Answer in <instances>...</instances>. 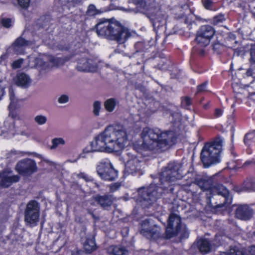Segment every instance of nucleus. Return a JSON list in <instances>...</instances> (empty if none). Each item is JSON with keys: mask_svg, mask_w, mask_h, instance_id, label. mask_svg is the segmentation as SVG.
Returning a JSON list of instances; mask_svg holds the SVG:
<instances>
[{"mask_svg": "<svg viewBox=\"0 0 255 255\" xmlns=\"http://www.w3.org/2000/svg\"><path fill=\"white\" fill-rule=\"evenodd\" d=\"M130 130L122 125L108 126L91 143V150L87 152H117L123 149L128 142Z\"/></svg>", "mask_w": 255, "mask_h": 255, "instance_id": "1", "label": "nucleus"}, {"mask_svg": "<svg viewBox=\"0 0 255 255\" xmlns=\"http://www.w3.org/2000/svg\"><path fill=\"white\" fill-rule=\"evenodd\" d=\"M141 148L154 152H161L175 144L176 136L172 131H161L159 129L145 128L141 133Z\"/></svg>", "mask_w": 255, "mask_h": 255, "instance_id": "2", "label": "nucleus"}, {"mask_svg": "<svg viewBox=\"0 0 255 255\" xmlns=\"http://www.w3.org/2000/svg\"><path fill=\"white\" fill-rule=\"evenodd\" d=\"M96 27L98 35L115 40L119 43H124L129 36L127 29L111 23L106 19H99Z\"/></svg>", "mask_w": 255, "mask_h": 255, "instance_id": "3", "label": "nucleus"}, {"mask_svg": "<svg viewBox=\"0 0 255 255\" xmlns=\"http://www.w3.org/2000/svg\"><path fill=\"white\" fill-rule=\"evenodd\" d=\"M62 63L61 59L51 55L32 54L28 57V67L37 69L41 75L49 71L52 67L59 66Z\"/></svg>", "mask_w": 255, "mask_h": 255, "instance_id": "4", "label": "nucleus"}, {"mask_svg": "<svg viewBox=\"0 0 255 255\" xmlns=\"http://www.w3.org/2000/svg\"><path fill=\"white\" fill-rule=\"evenodd\" d=\"M222 143L223 139L218 138L212 143H206L204 146L200 154V158L205 167H208L219 162Z\"/></svg>", "mask_w": 255, "mask_h": 255, "instance_id": "5", "label": "nucleus"}, {"mask_svg": "<svg viewBox=\"0 0 255 255\" xmlns=\"http://www.w3.org/2000/svg\"><path fill=\"white\" fill-rule=\"evenodd\" d=\"M163 188L166 187H158L156 184H151L147 187L138 189V193L142 208H149L160 198L163 192Z\"/></svg>", "mask_w": 255, "mask_h": 255, "instance_id": "6", "label": "nucleus"}, {"mask_svg": "<svg viewBox=\"0 0 255 255\" xmlns=\"http://www.w3.org/2000/svg\"><path fill=\"white\" fill-rule=\"evenodd\" d=\"M195 183L203 191H208L210 195L215 192L222 195L221 198L224 200V203L229 200L227 198L228 190L222 184L213 185V180L211 178L198 179L195 180Z\"/></svg>", "mask_w": 255, "mask_h": 255, "instance_id": "7", "label": "nucleus"}, {"mask_svg": "<svg viewBox=\"0 0 255 255\" xmlns=\"http://www.w3.org/2000/svg\"><path fill=\"white\" fill-rule=\"evenodd\" d=\"M181 168V165L179 163L175 161L170 162L160 174V180L161 183H169L180 179L183 174Z\"/></svg>", "mask_w": 255, "mask_h": 255, "instance_id": "8", "label": "nucleus"}, {"mask_svg": "<svg viewBox=\"0 0 255 255\" xmlns=\"http://www.w3.org/2000/svg\"><path fill=\"white\" fill-rule=\"evenodd\" d=\"M40 204L35 200H31L24 210V221L26 224L36 225L39 221Z\"/></svg>", "mask_w": 255, "mask_h": 255, "instance_id": "9", "label": "nucleus"}, {"mask_svg": "<svg viewBox=\"0 0 255 255\" xmlns=\"http://www.w3.org/2000/svg\"><path fill=\"white\" fill-rule=\"evenodd\" d=\"M97 172L99 176L105 180H114L117 176V172L108 159L101 161L97 166Z\"/></svg>", "mask_w": 255, "mask_h": 255, "instance_id": "10", "label": "nucleus"}, {"mask_svg": "<svg viewBox=\"0 0 255 255\" xmlns=\"http://www.w3.org/2000/svg\"><path fill=\"white\" fill-rule=\"evenodd\" d=\"M15 169L20 175L30 176L36 172L37 167L34 160L26 158L19 161L16 165Z\"/></svg>", "mask_w": 255, "mask_h": 255, "instance_id": "11", "label": "nucleus"}, {"mask_svg": "<svg viewBox=\"0 0 255 255\" xmlns=\"http://www.w3.org/2000/svg\"><path fill=\"white\" fill-rule=\"evenodd\" d=\"M140 225V233L147 239L155 240L161 236L160 229L158 226H150V219L143 220Z\"/></svg>", "mask_w": 255, "mask_h": 255, "instance_id": "12", "label": "nucleus"}, {"mask_svg": "<svg viewBox=\"0 0 255 255\" xmlns=\"http://www.w3.org/2000/svg\"><path fill=\"white\" fill-rule=\"evenodd\" d=\"M76 69L79 71L96 72L98 69V61L81 56L77 59Z\"/></svg>", "mask_w": 255, "mask_h": 255, "instance_id": "13", "label": "nucleus"}, {"mask_svg": "<svg viewBox=\"0 0 255 255\" xmlns=\"http://www.w3.org/2000/svg\"><path fill=\"white\" fill-rule=\"evenodd\" d=\"M181 218L177 214L171 213L168 217L166 230V238L170 239L178 234L180 228Z\"/></svg>", "mask_w": 255, "mask_h": 255, "instance_id": "14", "label": "nucleus"}, {"mask_svg": "<svg viewBox=\"0 0 255 255\" xmlns=\"http://www.w3.org/2000/svg\"><path fill=\"white\" fill-rule=\"evenodd\" d=\"M214 34L215 30L211 26L203 25L197 32L196 41L201 46H206L209 44Z\"/></svg>", "mask_w": 255, "mask_h": 255, "instance_id": "15", "label": "nucleus"}, {"mask_svg": "<svg viewBox=\"0 0 255 255\" xmlns=\"http://www.w3.org/2000/svg\"><path fill=\"white\" fill-rule=\"evenodd\" d=\"M11 171H4L0 173V186L8 187L13 183L17 182L19 180L18 175H12Z\"/></svg>", "mask_w": 255, "mask_h": 255, "instance_id": "16", "label": "nucleus"}, {"mask_svg": "<svg viewBox=\"0 0 255 255\" xmlns=\"http://www.w3.org/2000/svg\"><path fill=\"white\" fill-rule=\"evenodd\" d=\"M140 161L136 157L128 160L125 164V175H133L136 173H140L141 170Z\"/></svg>", "mask_w": 255, "mask_h": 255, "instance_id": "17", "label": "nucleus"}, {"mask_svg": "<svg viewBox=\"0 0 255 255\" xmlns=\"http://www.w3.org/2000/svg\"><path fill=\"white\" fill-rule=\"evenodd\" d=\"M218 193H212L208 198L210 199V202L212 206L216 208H221L226 205L230 204L231 203L232 198L230 197L229 192L228 191L227 198L229 200L224 203V200L221 198L222 195H219Z\"/></svg>", "mask_w": 255, "mask_h": 255, "instance_id": "18", "label": "nucleus"}, {"mask_svg": "<svg viewBox=\"0 0 255 255\" xmlns=\"http://www.w3.org/2000/svg\"><path fill=\"white\" fill-rule=\"evenodd\" d=\"M253 211L247 205L238 206L235 211V216L241 220H248L253 215Z\"/></svg>", "mask_w": 255, "mask_h": 255, "instance_id": "19", "label": "nucleus"}, {"mask_svg": "<svg viewBox=\"0 0 255 255\" xmlns=\"http://www.w3.org/2000/svg\"><path fill=\"white\" fill-rule=\"evenodd\" d=\"M93 199L101 207L104 209L110 207L114 202L113 196L108 194L104 195H96L93 197Z\"/></svg>", "mask_w": 255, "mask_h": 255, "instance_id": "20", "label": "nucleus"}, {"mask_svg": "<svg viewBox=\"0 0 255 255\" xmlns=\"http://www.w3.org/2000/svg\"><path fill=\"white\" fill-rule=\"evenodd\" d=\"M196 244L198 249L202 254H208L212 251V245L207 239H200L197 241Z\"/></svg>", "mask_w": 255, "mask_h": 255, "instance_id": "21", "label": "nucleus"}, {"mask_svg": "<svg viewBox=\"0 0 255 255\" xmlns=\"http://www.w3.org/2000/svg\"><path fill=\"white\" fill-rule=\"evenodd\" d=\"M14 81L16 85L22 87H28L31 83L29 75L23 73L18 74L14 79Z\"/></svg>", "mask_w": 255, "mask_h": 255, "instance_id": "22", "label": "nucleus"}, {"mask_svg": "<svg viewBox=\"0 0 255 255\" xmlns=\"http://www.w3.org/2000/svg\"><path fill=\"white\" fill-rule=\"evenodd\" d=\"M5 134L11 136H13L16 134L14 121L12 122H10L8 120L4 121L3 129H2L1 133L0 134H3L5 136Z\"/></svg>", "mask_w": 255, "mask_h": 255, "instance_id": "23", "label": "nucleus"}, {"mask_svg": "<svg viewBox=\"0 0 255 255\" xmlns=\"http://www.w3.org/2000/svg\"><path fill=\"white\" fill-rule=\"evenodd\" d=\"M97 248L96 245L94 238L91 236L87 238L84 244V249L86 253L91 254L95 251Z\"/></svg>", "mask_w": 255, "mask_h": 255, "instance_id": "24", "label": "nucleus"}, {"mask_svg": "<svg viewBox=\"0 0 255 255\" xmlns=\"http://www.w3.org/2000/svg\"><path fill=\"white\" fill-rule=\"evenodd\" d=\"M109 252L114 255H126L128 254L126 248L122 246H111L109 249Z\"/></svg>", "mask_w": 255, "mask_h": 255, "instance_id": "25", "label": "nucleus"}, {"mask_svg": "<svg viewBox=\"0 0 255 255\" xmlns=\"http://www.w3.org/2000/svg\"><path fill=\"white\" fill-rule=\"evenodd\" d=\"M29 44L30 43L29 41H26L23 38H18L15 41L12 45V48L16 52L20 53V52L19 51V49Z\"/></svg>", "mask_w": 255, "mask_h": 255, "instance_id": "26", "label": "nucleus"}, {"mask_svg": "<svg viewBox=\"0 0 255 255\" xmlns=\"http://www.w3.org/2000/svg\"><path fill=\"white\" fill-rule=\"evenodd\" d=\"M26 100L25 98H19L18 97H10L8 108H19Z\"/></svg>", "mask_w": 255, "mask_h": 255, "instance_id": "27", "label": "nucleus"}, {"mask_svg": "<svg viewBox=\"0 0 255 255\" xmlns=\"http://www.w3.org/2000/svg\"><path fill=\"white\" fill-rule=\"evenodd\" d=\"M220 255H248L244 249L238 247L231 248L229 251L222 252Z\"/></svg>", "mask_w": 255, "mask_h": 255, "instance_id": "28", "label": "nucleus"}, {"mask_svg": "<svg viewBox=\"0 0 255 255\" xmlns=\"http://www.w3.org/2000/svg\"><path fill=\"white\" fill-rule=\"evenodd\" d=\"M118 103V101L114 98L109 99L105 102V108L107 111L112 112L114 110Z\"/></svg>", "mask_w": 255, "mask_h": 255, "instance_id": "29", "label": "nucleus"}, {"mask_svg": "<svg viewBox=\"0 0 255 255\" xmlns=\"http://www.w3.org/2000/svg\"><path fill=\"white\" fill-rule=\"evenodd\" d=\"M243 191H255V183L251 178L247 179L244 182Z\"/></svg>", "mask_w": 255, "mask_h": 255, "instance_id": "30", "label": "nucleus"}, {"mask_svg": "<svg viewBox=\"0 0 255 255\" xmlns=\"http://www.w3.org/2000/svg\"><path fill=\"white\" fill-rule=\"evenodd\" d=\"M51 143L52 145L50 147V149L53 150L56 149L60 145H65V141L62 137H56L52 139Z\"/></svg>", "mask_w": 255, "mask_h": 255, "instance_id": "31", "label": "nucleus"}, {"mask_svg": "<svg viewBox=\"0 0 255 255\" xmlns=\"http://www.w3.org/2000/svg\"><path fill=\"white\" fill-rule=\"evenodd\" d=\"M255 140V130H253L247 133L244 137V143L247 145L251 144Z\"/></svg>", "mask_w": 255, "mask_h": 255, "instance_id": "32", "label": "nucleus"}, {"mask_svg": "<svg viewBox=\"0 0 255 255\" xmlns=\"http://www.w3.org/2000/svg\"><path fill=\"white\" fill-rule=\"evenodd\" d=\"M103 12V11L101 9H97L94 5L90 4L88 7L87 14L89 16H95L97 14H99Z\"/></svg>", "mask_w": 255, "mask_h": 255, "instance_id": "33", "label": "nucleus"}, {"mask_svg": "<svg viewBox=\"0 0 255 255\" xmlns=\"http://www.w3.org/2000/svg\"><path fill=\"white\" fill-rule=\"evenodd\" d=\"M34 121L38 125H43L46 123L47 118L44 115H39L34 117Z\"/></svg>", "mask_w": 255, "mask_h": 255, "instance_id": "34", "label": "nucleus"}, {"mask_svg": "<svg viewBox=\"0 0 255 255\" xmlns=\"http://www.w3.org/2000/svg\"><path fill=\"white\" fill-rule=\"evenodd\" d=\"M15 108H8V117H10L13 120H20L21 118L18 113L15 111Z\"/></svg>", "mask_w": 255, "mask_h": 255, "instance_id": "35", "label": "nucleus"}, {"mask_svg": "<svg viewBox=\"0 0 255 255\" xmlns=\"http://www.w3.org/2000/svg\"><path fill=\"white\" fill-rule=\"evenodd\" d=\"M222 99H220V101L223 103L226 102L227 104H230L232 107L234 106L236 101V97H222Z\"/></svg>", "mask_w": 255, "mask_h": 255, "instance_id": "36", "label": "nucleus"}, {"mask_svg": "<svg viewBox=\"0 0 255 255\" xmlns=\"http://www.w3.org/2000/svg\"><path fill=\"white\" fill-rule=\"evenodd\" d=\"M101 110V103L99 101H96L93 104V113L95 116L99 115L100 111Z\"/></svg>", "mask_w": 255, "mask_h": 255, "instance_id": "37", "label": "nucleus"}, {"mask_svg": "<svg viewBox=\"0 0 255 255\" xmlns=\"http://www.w3.org/2000/svg\"><path fill=\"white\" fill-rule=\"evenodd\" d=\"M181 106L184 108H187L188 106L191 104V99L189 97H184L182 98Z\"/></svg>", "mask_w": 255, "mask_h": 255, "instance_id": "38", "label": "nucleus"}, {"mask_svg": "<svg viewBox=\"0 0 255 255\" xmlns=\"http://www.w3.org/2000/svg\"><path fill=\"white\" fill-rule=\"evenodd\" d=\"M225 20L224 16L222 14L215 16L213 20V22L215 25L220 24Z\"/></svg>", "mask_w": 255, "mask_h": 255, "instance_id": "39", "label": "nucleus"}, {"mask_svg": "<svg viewBox=\"0 0 255 255\" xmlns=\"http://www.w3.org/2000/svg\"><path fill=\"white\" fill-rule=\"evenodd\" d=\"M179 233H180V236L183 238H187L189 235L188 231L185 226L183 227H182V226H180L178 234Z\"/></svg>", "mask_w": 255, "mask_h": 255, "instance_id": "40", "label": "nucleus"}, {"mask_svg": "<svg viewBox=\"0 0 255 255\" xmlns=\"http://www.w3.org/2000/svg\"><path fill=\"white\" fill-rule=\"evenodd\" d=\"M232 86L234 90H238V88L241 87L240 80L239 79L236 78L235 76H233L232 78Z\"/></svg>", "mask_w": 255, "mask_h": 255, "instance_id": "41", "label": "nucleus"}, {"mask_svg": "<svg viewBox=\"0 0 255 255\" xmlns=\"http://www.w3.org/2000/svg\"><path fill=\"white\" fill-rule=\"evenodd\" d=\"M207 90V83H204L199 86L197 88V92L198 94H206Z\"/></svg>", "mask_w": 255, "mask_h": 255, "instance_id": "42", "label": "nucleus"}, {"mask_svg": "<svg viewBox=\"0 0 255 255\" xmlns=\"http://www.w3.org/2000/svg\"><path fill=\"white\" fill-rule=\"evenodd\" d=\"M17 3L22 8H26L29 5L30 0H17Z\"/></svg>", "mask_w": 255, "mask_h": 255, "instance_id": "43", "label": "nucleus"}, {"mask_svg": "<svg viewBox=\"0 0 255 255\" xmlns=\"http://www.w3.org/2000/svg\"><path fill=\"white\" fill-rule=\"evenodd\" d=\"M23 62V60L22 59H19L17 60L14 61L11 64V66L13 69H17L21 66Z\"/></svg>", "mask_w": 255, "mask_h": 255, "instance_id": "44", "label": "nucleus"}, {"mask_svg": "<svg viewBox=\"0 0 255 255\" xmlns=\"http://www.w3.org/2000/svg\"><path fill=\"white\" fill-rule=\"evenodd\" d=\"M57 100L59 104H63L68 102L69 98L68 97H58Z\"/></svg>", "mask_w": 255, "mask_h": 255, "instance_id": "45", "label": "nucleus"}, {"mask_svg": "<svg viewBox=\"0 0 255 255\" xmlns=\"http://www.w3.org/2000/svg\"><path fill=\"white\" fill-rule=\"evenodd\" d=\"M255 164V159H253L251 160L246 161L241 167L242 168H245L249 166Z\"/></svg>", "mask_w": 255, "mask_h": 255, "instance_id": "46", "label": "nucleus"}, {"mask_svg": "<svg viewBox=\"0 0 255 255\" xmlns=\"http://www.w3.org/2000/svg\"><path fill=\"white\" fill-rule=\"evenodd\" d=\"M1 23L3 26L8 28L11 26V20L10 19H3Z\"/></svg>", "mask_w": 255, "mask_h": 255, "instance_id": "47", "label": "nucleus"}, {"mask_svg": "<svg viewBox=\"0 0 255 255\" xmlns=\"http://www.w3.org/2000/svg\"><path fill=\"white\" fill-rule=\"evenodd\" d=\"M121 186V184L120 183H115L113 184L110 186V191L111 192H114L117 189H118Z\"/></svg>", "mask_w": 255, "mask_h": 255, "instance_id": "48", "label": "nucleus"}, {"mask_svg": "<svg viewBox=\"0 0 255 255\" xmlns=\"http://www.w3.org/2000/svg\"><path fill=\"white\" fill-rule=\"evenodd\" d=\"M78 177L83 178L86 181L88 182L91 180L88 176L84 173L81 172L77 175Z\"/></svg>", "mask_w": 255, "mask_h": 255, "instance_id": "49", "label": "nucleus"}, {"mask_svg": "<svg viewBox=\"0 0 255 255\" xmlns=\"http://www.w3.org/2000/svg\"><path fill=\"white\" fill-rule=\"evenodd\" d=\"M154 2V0H143L142 3H144V6L148 9V7Z\"/></svg>", "mask_w": 255, "mask_h": 255, "instance_id": "50", "label": "nucleus"}, {"mask_svg": "<svg viewBox=\"0 0 255 255\" xmlns=\"http://www.w3.org/2000/svg\"><path fill=\"white\" fill-rule=\"evenodd\" d=\"M247 77L253 76L255 77V69L253 70L252 68L249 69L247 70L246 73Z\"/></svg>", "mask_w": 255, "mask_h": 255, "instance_id": "51", "label": "nucleus"}, {"mask_svg": "<svg viewBox=\"0 0 255 255\" xmlns=\"http://www.w3.org/2000/svg\"><path fill=\"white\" fill-rule=\"evenodd\" d=\"M251 60L255 62V45L253 46L251 51Z\"/></svg>", "mask_w": 255, "mask_h": 255, "instance_id": "52", "label": "nucleus"}, {"mask_svg": "<svg viewBox=\"0 0 255 255\" xmlns=\"http://www.w3.org/2000/svg\"><path fill=\"white\" fill-rule=\"evenodd\" d=\"M212 4L210 0H206L204 1V5L206 9H210Z\"/></svg>", "mask_w": 255, "mask_h": 255, "instance_id": "53", "label": "nucleus"}, {"mask_svg": "<svg viewBox=\"0 0 255 255\" xmlns=\"http://www.w3.org/2000/svg\"><path fill=\"white\" fill-rule=\"evenodd\" d=\"M71 255H86L85 253L81 250H77L75 251H73Z\"/></svg>", "mask_w": 255, "mask_h": 255, "instance_id": "54", "label": "nucleus"}, {"mask_svg": "<svg viewBox=\"0 0 255 255\" xmlns=\"http://www.w3.org/2000/svg\"><path fill=\"white\" fill-rule=\"evenodd\" d=\"M223 111L220 109H216L215 111V116L216 117L218 118L222 116Z\"/></svg>", "mask_w": 255, "mask_h": 255, "instance_id": "55", "label": "nucleus"}, {"mask_svg": "<svg viewBox=\"0 0 255 255\" xmlns=\"http://www.w3.org/2000/svg\"><path fill=\"white\" fill-rule=\"evenodd\" d=\"M87 211L89 214H90L92 216V217L93 219L97 220L99 219V217H96L95 216V215L94 214L93 212L91 210L88 209L87 210Z\"/></svg>", "mask_w": 255, "mask_h": 255, "instance_id": "56", "label": "nucleus"}, {"mask_svg": "<svg viewBox=\"0 0 255 255\" xmlns=\"http://www.w3.org/2000/svg\"><path fill=\"white\" fill-rule=\"evenodd\" d=\"M249 252L252 255H255V246H252L250 248Z\"/></svg>", "mask_w": 255, "mask_h": 255, "instance_id": "57", "label": "nucleus"}, {"mask_svg": "<svg viewBox=\"0 0 255 255\" xmlns=\"http://www.w3.org/2000/svg\"><path fill=\"white\" fill-rule=\"evenodd\" d=\"M20 134L26 137H29L30 135V133L26 131H22L20 133Z\"/></svg>", "mask_w": 255, "mask_h": 255, "instance_id": "58", "label": "nucleus"}, {"mask_svg": "<svg viewBox=\"0 0 255 255\" xmlns=\"http://www.w3.org/2000/svg\"><path fill=\"white\" fill-rule=\"evenodd\" d=\"M137 146V144H134V148L137 150V151L138 152H139V149L137 148V147H136Z\"/></svg>", "mask_w": 255, "mask_h": 255, "instance_id": "59", "label": "nucleus"}, {"mask_svg": "<svg viewBox=\"0 0 255 255\" xmlns=\"http://www.w3.org/2000/svg\"><path fill=\"white\" fill-rule=\"evenodd\" d=\"M155 103L156 104V105L157 106H159V103H158V102H155Z\"/></svg>", "mask_w": 255, "mask_h": 255, "instance_id": "60", "label": "nucleus"}, {"mask_svg": "<svg viewBox=\"0 0 255 255\" xmlns=\"http://www.w3.org/2000/svg\"><path fill=\"white\" fill-rule=\"evenodd\" d=\"M1 100V97H0V100Z\"/></svg>", "mask_w": 255, "mask_h": 255, "instance_id": "61", "label": "nucleus"}]
</instances>
